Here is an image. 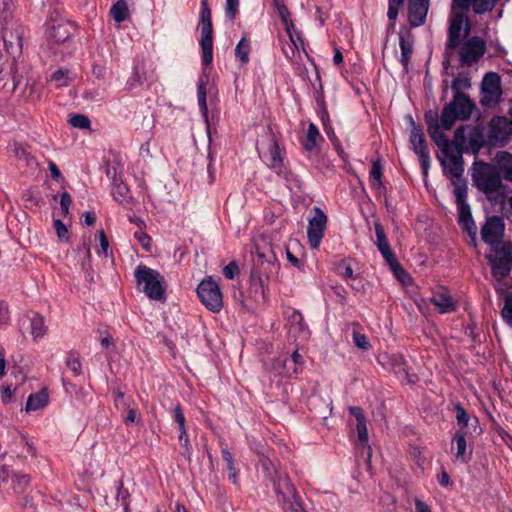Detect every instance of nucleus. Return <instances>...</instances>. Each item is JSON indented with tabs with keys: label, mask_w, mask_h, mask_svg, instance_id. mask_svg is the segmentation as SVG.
<instances>
[{
	"label": "nucleus",
	"mask_w": 512,
	"mask_h": 512,
	"mask_svg": "<svg viewBox=\"0 0 512 512\" xmlns=\"http://www.w3.org/2000/svg\"><path fill=\"white\" fill-rule=\"evenodd\" d=\"M99 243L103 254L106 256L109 248V242L103 230L98 232Z\"/></svg>",
	"instance_id": "58"
},
{
	"label": "nucleus",
	"mask_w": 512,
	"mask_h": 512,
	"mask_svg": "<svg viewBox=\"0 0 512 512\" xmlns=\"http://www.w3.org/2000/svg\"><path fill=\"white\" fill-rule=\"evenodd\" d=\"M111 194L113 199L121 205H127L130 203L131 194L128 186L120 179H114Z\"/></svg>",
	"instance_id": "27"
},
{
	"label": "nucleus",
	"mask_w": 512,
	"mask_h": 512,
	"mask_svg": "<svg viewBox=\"0 0 512 512\" xmlns=\"http://www.w3.org/2000/svg\"><path fill=\"white\" fill-rule=\"evenodd\" d=\"M72 203V198L68 192H63L60 196V207L63 215L69 213V207Z\"/></svg>",
	"instance_id": "51"
},
{
	"label": "nucleus",
	"mask_w": 512,
	"mask_h": 512,
	"mask_svg": "<svg viewBox=\"0 0 512 512\" xmlns=\"http://www.w3.org/2000/svg\"><path fill=\"white\" fill-rule=\"evenodd\" d=\"M430 0H408V18L412 27H419L425 23Z\"/></svg>",
	"instance_id": "20"
},
{
	"label": "nucleus",
	"mask_w": 512,
	"mask_h": 512,
	"mask_svg": "<svg viewBox=\"0 0 512 512\" xmlns=\"http://www.w3.org/2000/svg\"><path fill=\"white\" fill-rule=\"evenodd\" d=\"M427 125H428V133L432 140L435 142V144L440 147L441 151L444 150L446 147V144H453L451 141L445 138L444 133L441 129L445 130L441 125V119L438 120L437 114L434 113L432 116L427 115Z\"/></svg>",
	"instance_id": "22"
},
{
	"label": "nucleus",
	"mask_w": 512,
	"mask_h": 512,
	"mask_svg": "<svg viewBox=\"0 0 512 512\" xmlns=\"http://www.w3.org/2000/svg\"><path fill=\"white\" fill-rule=\"evenodd\" d=\"M12 488L14 493L20 494L24 492V490L29 486L30 484V477L26 474H20V475H12Z\"/></svg>",
	"instance_id": "38"
},
{
	"label": "nucleus",
	"mask_w": 512,
	"mask_h": 512,
	"mask_svg": "<svg viewBox=\"0 0 512 512\" xmlns=\"http://www.w3.org/2000/svg\"><path fill=\"white\" fill-rule=\"evenodd\" d=\"M471 87V79L467 73H459L452 81L451 88L454 95L464 94L463 91Z\"/></svg>",
	"instance_id": "35"
},
{
	"label": "nucleus",
	"mask_w": 512,
	"mask_h": 512,
	"mask_svg": "<svg viewBox=\"0 0 512 512\" xmlns=\"http://www.w3.org/2000/svg\"><path fill=\"white\" fill-rule=\"evenodd\" d=\"M441 152L442 156H439V160L442 165L443 172L451 179L454 189L459 184L466 185L462 178L464 167L461 151L456 149L454 144H446V147Z\"/></svg>",
	"instance_id": "5"
},
{
	"label": "nucleus",
	"mask_w": 512,
	"mask_h": 512,
	"mask_svg": "<svg viewBox=\"0 0 512 512\" xmlns=\"http://www.w3.org/2000/svg\"><path fill=\"white\" fill-rule=\"evenodd\" d=\"M51 81L55 84L56 87H63L69 84L70 77L68 75V72L58 70L51 75Z\"/></svg>",
	"instance_id": "44"
},
{
	"label": "nucleus",
	"mask_w": 512,
	"mask_h": 512,
	"mask_svg": "<svg viewBox=\"0 0 512 512\" xmlns=\"http://www.w3.org/2000/svg\"><path fill=\"white\" fill-rule=\"evenodd\" d=\"M464 10V8L456 7L455 0H452L447 49H454L459 45L463 29L465 35L469 32V23L463 14Z\"/></svg>",
	"instance_id": "12"
},
{
	"label": "nucleus",
	"mask_w": 512,
	"mask_h": 512,
	"mask_svg": "<svg viewBox=\"0 0 512 512\" xmlns=\"http://www.w3.org/2000/svg\"><path fill=\"white\" fill-rule=\"evenodd\" d=\"M134 276L138 287L149 299L161 301L165 298V280L157 270L140 264L136 267Z\"/></svg>",
	"instance_id": "2"
},
{
	"label": "nucleus",
	"mask_w": 512,
	"mask_h": 512,
	"mask_svg": "<svg viewBox=\"0 0 512 512\" xmlns=\"http://www.w3.org/2000/svg\"><path fill=\"white\" fill-rule=\"evenodd\" d=\"M382 166L379 161H373L370 170L371 185L375 188L381 186Z\"/></svg>",
	"instance_id": "42"
},
{
	"label": "nucleus",
	"mask_w": 512,
	"mask_h": 512,
	"mask_svg": "<svg viewBox=\"0 0 512 512\" xmlns=\"http://www.w3.org/2000/svg\"><path fill=\"white\" fill-rule=\"evenodd\" d=\"M486 49L485 41L474 36L466 40L460 50V62L462 65H471L477 62L483 55Z\"/></svg>",
	"instance_id": "16"
},
{
	"label": "nucleus",
	"mask_w": 512,
	"mask_h": 512,
	"mask_svg": "<svg viewBox=\"0 0 512 512\" xmlns=\"http://www.w3.org/2000/svg\"><path fill=\"white\" fill-rule=\"evenodd\" d=\"M14 0H0V28L3 42L8 50H21L23 27L14 17Z\"/></svg>",
	"instance_id": "1"
},
{
	"label": "nucleus",
	"mask_w": 512,
	"mask_h": 512,
	"mask_svg": "<svg viewBox=\"0 0 512 512\" xmlns=\"http://www.w3.org/2000/svg\"><path fill=\"white\" fill-rule=\"evenodd\" d=\"M224 276L232 280L236 275L239 274V268L236 262H230L228 265H226L223 269Z\"/></svg>",
	"instance_id": "49"
},
{
	"label": "nucleus",
	"mask_w": 512,
	"mask_h": 512,
	"mask_svg": "<svg viewBox=\"0 0 512 512\" xmlns=\"http://www.w3.org/2000/svg\"><path fill=\"white\" fill-rule=\"evenodd\" d=\"M327 224V216L318 207H314V216L309 219L307 228L308 243L312 249L320 246Z\"/></svg>",
	"instance_id": "14"
},
{
	"label": "nucleus",
	"mask_w": 512,
	"mask_h": 512,
	"mask_svg": "<svg viewBox=\"0 0 512 512\" xmlns=\"http://www.w3.org/2000/svg\"><path fill=\"white\" fill-rule=\"evenodd\" d=\"M392 360H393V370H394L395 374L398 375V378L402 382H407V383L414 382L415 375L409 374L403 356L402 355H393Z\"/></svg>",
	"instance_id": "29"
},
{
	"label": "nucleus",
	"mask_w": 512,
	"mask_h": 512,
	"mask_svg": "<svg viewBox=\"0 0 512 512\" xmlns=\"http://www.w3.org/2000/svg\"><path fill=\"white\" fill-rule=\"evenodd\" d=\"M376 243L387 242L385 231L380 223H375Z\"/></svg>",
	"instance_id": "57"
},
{
	"label": "nucleus",
	"mask_w": 512,
	"mask_h": 512,
	"mask_svg": "<svg viewBox=\"0 0 512 512\" xmlns=\"http://www.w3.org/2000/svg\"><path fill=\"white\" fill-rule=\"evenodd\" d=\"M283 52L288 59L292 60L295 58L296 54L299 53V50H296L292 44H289L283 47Z\"/></svg>",
	"instance_id": "62"
},
{
	"label": "nucleus",
	"mask_w": 512,
	"mask_h": 512,
	"mask_svg": "<svg viewBox=\"0 0 512 512\" xmlns=\"http://www.w3.org/2000/svg\"><path fill=\"white\" fill-rule=\"evenodd\" d=\"M410 144L411 148L418 156L424 174H427L430 164V156L425 140V135L418 126L413 125L411 129Z\"/></svg>",
	"instance_id": "17"
},
{
	"label": "nucleus",
	"mask_w": 512,
	"mask_h": 512,
	"mask_svg": "<svg viewBox=\"0 0 512 512\" xmlns=\"http://www.w3.org/2000/svg\"><path fill=\"white\" fill-rule=\"evenodd\" d=\"M455 410L458 423L464 427L468 426L470 416L467 411L459 404L455 406Z\"/></svg>",
	"instance_id": "47"
},
{
	"label": "nucleus",
	"mask_w": 512,
	"mask_h": 512,
	"mask_svg": "<svg viewBox=\"0 0 512 512\" xmlns=\"http://www.w3.org/2000/svg\"><path fill=\"white\" fill-rule=\"evenodd\" d=\"M239 11V0H226L225 4V15L226 17L233 21Z\"/></svg>",
	"instance_id": "45"
},
{
	"label": "nucleus",
	"mask_w": 512,
	"mask_h": 512,
	"mask_svg": "<svg viewBox=\"0 0 512 512\" xmlns=\"http://www.w3.org/2000/svg\"><path fill=\"white\" fill-rule=\"evenodd\" d=\"M415 512H431L430 507L420 499L415 500Z\"/></svg>",
	"instance_id": "63"
},
{
	"label": "nucleus",
	"mask_w": 512,
	"mask_h": 512,
	"mask_svg": "<svg viewBox=\"0 0 512 512\" xmlns=\"http://www.w3.org/2000/svg\"><path fill=\"white\" fill-rule=\"evenodd\" d=\"M76 28L58 12H52L46 22V34L49 40L61 44L68 41Z\"/></svg>",
	"instance_id": "9"
},
{
	"label": "nucleus",
	"mask_w": 512,
	"mask_h": 512,
	"mask_svg": "<svg viewBox=\"0 0 512 512\" xmlns=\"http://www.w3.org/2000/svg\"><path fill=\"white\" fill-rule=\"evenodd\" d=\"M431 302L435 305L438 311L442 314L451 313L457 308V301L450 295L449 291L441 287L433 297Z\"/></svg>",
	"instance_id": "23"
},
{
	"label": "nucleus",
	"mask_w": 512,
	"mask_h": 512,
	"mask_svg": "<svg viewBox=\"0 0 512 512\" xmlns=\"http://www.w3.org/2000/svg\"><path fill=\"white\" fill-rule=\"evenodd\" d=\"M68 122L71 126L79 129H89L91 125L90 119L84 114H72Z\"/></svg>",
	"instance_id": "41"
},
{
	"label": "nucleus",
	"mask_w": 512,
	"mask_h": 512,
	"mask_svg": "<svg viewBox=\"0 0 512 512\" xmlns=\"http://www.w3.org/2000/svg\"><path fill=\"white\" fill-rule=\"evenodd\" d=\"M376 246L382 254L383 258L390 265L393 272H397L398 270L403 272V269L396 259L388 241L383 243H376Z\"/></svg>",
	"instance_id": "30"
},
{
	"label": "nucleus",
	"mask_w": 512,
	"mask_h": 512,
	"mask_svg": "<svg viewBox=\"0 0 512 512\" xmlns=\"http://www.w3.org/2000/svg\"><path fill=\"white\" fill-rule=\"evenodd\" d=\"M457 210L459 213V224L467 231L472 241L475 242L477 235V228L472 219L470 206L466 201L467 186L459 184L454 189Z\"/></svg>",
	"instance_id": "11"
},
{
	"label": "nucleus",
	"mask_w": 512,
	"mask_h": 512,
	"mask_svg": "<svg viewBox=\"0 0 512 512\" xmlns=\"http://www.w3.org/2000/svg\"><path fill=\"white\" fill-rule=\"evenodd\" d=\"M222 457H223L224 461L227 464V469L230 472L229 479L232 480L233 483H236L237 472H236V469H235V466H234V461H233L232 454L227 449H223L222 450Z\"/></svg>",
	"instance_id": "43"
},
{
	"label": "nucleus",
	"mask_w": 512,
	"mask_h": 512,
	"mask_svg": "<svg viewBox=\"0 0 512 512\" xmlns=\"http://www.w3.org/2000/svg\"><path fill=\"white\" fill-rule=\"evenodd\" d=\"M348 410L355 419V430L357 432L359 441L362 445H367L369 441V435L367 430V420L364 416L363 410L358 406H350Z\"/></svg>",
	"instance_id": "24"
},
{
	"label": "nucleus",
	"mask_w": 512,
	"mask_h": 512,
	"mask_svg": "<svg viewBox=\"0 0 512 512\" xmlns=\"http://www.w3.org/2000/svg\"><path fill=\"white\" fill-rule=\"evenodd\" d=\"M54 228L56 230V233H57V236L59 237V239H61V240L67 239L68 230L61 220H59V219L54 220Z\"/></svg>",
	"instance_id": "53"
},
{
	"label": "nucleus",
	"mask_w": 512,
	"mask_h": 512,
	"mask_svg": "<svg viewBox=\"0 0 512 512\" xmlns=\"http://www.w3.org/2000/svg\"><path fill=\"white\" fill-rule=\"evenodd\" d=\"M501 316L504 322L512 327V293H508L504 297L503 307L501 309Z\"/></svg>",
	"instance_id": "40"
},
{
	"label": "nucleus",
	"mask_w": 512,
	"mask_h": 512,
	"mask_svg": "<svg viewBox=\"0 0 512 512\" xmlns=\"http://www.w3.org/2000/svg\"><path fill=\"white\" fill-rule=\"evenodd\" d=\"M286 33L290 39L291 44L296 48V50H300L303 48V41L299 32L296 30L295 26L291 22H286Z\"/></svg>",
	"instance_id": "39"
},
{
	"label": "nucleus",
	"mask_w": 512,
	"mask_h": 512,
	"mask_svg": "<svg viewBox=\"0 0 512 512\" xmlns=\"http://www.w3.org/2000/svg\"><path fill=\"white\" fill-rule=\"evenodd\" d=\"M342 269V271H339V273L345 278L347 281L348 279L355 280L353 269L350 265L346 264L345 262H342L338 266V270Z\"/></svg>",
	"instance_id": "54"
},
{
	"label": "nucleus",
	"mask_w": 512,
	"mask_h": 512,
	"mask_svg": "<svg viewBox=\"0 0 512 512\" xmlns=\"http://www.w3.org/2000/svg\"><path fill=\"white\" fill-rule=\"evenodd\" d=\"M504 234V223L500 217H489L481 229L482 240L493 247L499 244Z\"/></svg>",
	"instance_id": "19"
},
{
	"label": "nucleus",
	"mask_w": 512,
	"mask_h": 512,
	"mask_svg": "<svg viewBox=\"0 0 512 512\" xmlns=\"http://www.w3.org/2000/svg\"><path fill=\"white\" fill-rule=\"evenodd\" d=\"M456 7L464 8L465 10L472 8L476 14H484L491 11L496 3V0H455Z\"/></svg>",
	"instance_id": "26"
},
{
	"label": "nucleus",
	"mask_w": 512,
	"mask_h": 512,
	"mask_svg": "<svg viewBox=\"0 0 512 512\" xmlns=\"http://www.w3.org/2000/svg\"><path fill=\"white\" fill-rule=\"evenodd\" d=\"M511 135L512 121L502 116H495L491 119L488 138L493 145H504Z\"/></svg>",
	"instance_id": "13"
},
{
	"label": "nucleus",
	"mask_w": 512,
	"mask_h": 512,
	"mask_svg": "<svg viewBox=\"0 0 512 512\" xmlns=\"http://www.w3.org/2000/svg\"><path fill=\"white\" fill-rule=\"evenodd\" d=\"M9 319L8 305L0 301V323H7Z\"/></svg>",
	"instance_id": "60"
},
{
	"label": "nucleus",
	"mask_w": 512,
	"mask_h": 512,
	"mask_svg": "<svg viewBox=\"0 0 512 512\" xmlns=\"http://www.w3.org/2000/svg\"><path fill=\"white\" fill-rule=\"evenodd\" d=\"M15 155L20 159H24L28 165H31L34 161L30 153L22 147H15Z\"/></svg>",
	"instance_id": "55"
},
{
	"label": "nucleus",
	"mask_w": 512,
	"mask_h": 512,
	"mask_svg": "<svg viewBox=\"0 0 512 512\" xmlns=\"http://www.w3.org/2000/svg\"><path fill=\"white\" fill-rule=\"evenodd\" d=\"M289 322L292 325H296L298 330L303 331L305 325L303 323V316L299 311H293L291 316L289 317Z\"/></svg>",
	"instance_id": "52"
},
{
	"label": "nucleus",
	"mask_w": 512,
	"mask_h": 512,
	"mask_svg": "<svg viewBox=\"0 0 512 512\" xmlns=\"http://www.w3.org/2000/svg\"><path fill=\"white\" fill-rule=\"evenodd\" d=\"M455 444V461L461 464H466L470 461L472 457V449L468 448L466 441V432L463 430H458L453 436L452 439V450L454 449Z\"/></svg>",
	"instance_id": "21"
},
{
	"label": "nucleus",
	"mask_w": 512,
	"mask_h": 512,
	"mask_svg": "<svg viewBox=\"0 0 512 512\" xmlns=\"http://www.w3.org/2000/svg\"><path fill=\"white\" fill-rule=\"evenodd\" d=\"M474 104L465 94L453 96V100L444 106L441 113V125L445 130H450L456 120L470 118Z\"/></svg>",
	"instance_id": "4"
},
{
	"label": "nucleus",
	"mask_w": 512,
	"mask_h": 512,
	"mask_svg": "<svg viewBox=\"0 0 512 512\" xmlns=\"http://www.w3.org/2000/svg\"><path fill=\"white\" fill-rule=\"evenodd\" d=\"M353 342L356 347L362 349V350H369L371 345L368 341V338L357 331H353L352 333Z\"/></svg>",
	"instance_id": "46"
},
{
	"label": "nucleus",
	"mask_w": 512,
	"mask_h": 512,
	"mask_svg": "<svg viewBox=\"0 0 512 512\" xmlns=\"http://www.w3.org/2000/svg\"><path fill=\"white\" fill-rule=\"evenodd\" d=\"M250 42L246 36H243L235 48V57L241 62V64L246 65L250 58Z\"/></svg>",
	"instance_id": "34"
},
{
	"label": "nucleus",
	"mask_w": 512,
	"mask_h": 512,
	"mask_svg": "<svg viewBox=\"0 0 512 512\" xmlns=\"http://www.w3.org/2000/svg\"><path fill=\"white\" fill-rule=\"evenodd\" d=\"M322 139L319 129L313 123H310L307 129V136L304 142V148L307 151H312L318 145V142Z\"/></svg>",
	"instance_id": "33"
},
{
	"label": "nucleus",
	"mask_w": 512,
	"mask_h": 512,
	"mask_svg": "<svg viewBox=\"0 0 512 512\" xmlns=\"http://www.w3.org/2000/svg\"><path fill=\"white\" fill-rule=\"evenodd\" d=\"M114 396H115V405L117 408H125L128 406V404L126 403V400L124 398V394L117 390V391H114L113 392Z\"/></svg>",
	"instance_id": "59"
},
{
	"label": "nucleus",
	"mask_w": 512,
	"mask_h": 512,
	"mask_svg": "<svg viewBox=\"0 0 512 512\" xmlns=\"http://www.w3.org/2000/svg\"><path fill=\"white\" fill-rule=\"evenodd\" d=\"M206 78L201 77L197 85L198 104L203 115H207L208 107L206 102Z\"/></svg>",
	"instance_id": "37"
},
{
	"label": "nucleus",
	"mask_w": 512,
	"mask_h": 512,
	"mask_svg": "<svg viewBox=\"0 0 512 512\" xmlns=\"http://www.w3.org/2000/svg\"><path fill=\"white\" fill-rule=\"evenodd\" d=\"M399 38V46L401 49L400 61L402 65L406 67L412 54V43L404 34H400Z\"/></svg>",
	"instance_id": "36"
},
{
	"label": "nucleus",
	"mask_w": 512,
	"mask_h": 512,
	"mask_svg": "<svg viewBox=\"0 0 512 512\" xmlns=\"http://www.w3.org/2000/svg\"><path fill=\"white\" fill-rule=\"evenodd\" d=\"M49 395L46 389H42L37 393L31 394L26 402V411H36L48 404Z\"/></svg>",
	"instance_id": "28"
},
{
	"label": "nucleus",
	"mask_w": 512,
	"mask_h": 512,
	"mask_svg": "<svg viewBox=\"0 0 512 512\" xmlns=\"http://www.w3.org/2000/svg\"><path fill=\"white\" fill-rule=\"evenodd\" d=\"M127 497H128V491L123 489V485L121 483L119 488H118L117 499L122 501L121 504L124 507V510L126 512H128V508H129L128 507V502H127Z\"/></svg>",
	"instance_id": "56"
},
{
	"label": "nucleus",
	"mask_w": 512,
	"mask_h": 512,
	"mask_svg": "<svg viewBox=\"0 0 512 512\" xmlns=\"http://www.w3.org/2000/svg\"><path fill=\"white\" fill-rule=\"evenodd\" d=\"M494 278L503 279L512 269V243L505 242L493 248V254L487 256Z\"/></svg>",
	"instance_id": "8"
},
{
	"label": "nucleus",
	"mask_w": 512,
	"mask_h": 512,
	"mask_svg": "<svg viewBox=\"0 0 512 512\" xmlns=\"http://www.w3.org/2000/svg\"><path fill=\"white\" fill-rule=\"evenodd\" d=\"M472 180L474 185L489 199L497 195L502 188V179L499 171L492 164H477L472 173Z\"/></svg>",
	"instance_id": "3"
},
{
	"label": "nucleus",
	"mask_w": 512,
	"mask_h": 512,
	"mask_svg": "<svg viewBox=\"0 0 512 512\" xmlns=\"http://www.w3.org/2000/svg\"><path fill=\"white\" fill-rule=\"evenodd\" d=\"M481 103L484 105L495 104L501 96L500 77L497 73L485 74L481 85Z\"/></svg>",
	"instance_id": "18"
},
{
	"label": "nucleus",
	"mask_w": 512,
	"mask_h": 512,
	"mask_svg": "<svg viewBox=\"0 0 512 512\" xmlns=\"http://www.w3.org/2000/svg\"><path fill=\"white\" fill-rule=\"evenodd\" d=\"M134 237L139 241V243L145 250L150 251L151 238L146 233L142 231H137L135 232Z\"/></svg>",
	"instance_id": "50"
},
{
	"label": "nucleus",
	"mask_w": 512,
	"mask_h": 512,
	"mask_svg": "<svg viewBox=\"0 0 512 512\" xmlns=\"http://www.w3.org/2000/svg\"><path fill=\"white\" fill-rule=\"evenodd\" d=\"M201 303L211 312H219L223 307V295L220 286L212 276L204 278L197 287Z\"/></svg>",
	"instance_id": "7"
},
{
	"label": "nucleus",
	"mask_w": 512,
	"mask_h": 512,
	"mask_svg": "<svg viewBox=\"0 0 512 512\" xmlns=\"http://www.w3.org/2000/svg\"><path fill=\"white\" fill-rule=\"evenodd\" d=\"M110 14L117 23L129 18V9L126 0L117 1L110 9Z\"/></svg>",
	"instance_id": "32"
},
{
	"label": "nucleus",
	"mask_w": 512,
	"mask_h": 512,
	"mask_svg": "<svg viewBox=\"0 0 512 512\" xmlns=\"http://www.w3.org/2000/svg\"><path fill=\"white\" fill-rule=\"evenodd\" d=\"M173 419L178 424L179 430H184L185 427V416L180 405H177L173 409Z\"/></svg>",
	"instance_id": "48"
},
{
	"label": "nucleus",
	"mask_w": 512,
	"mask_h": 512,
	"mask_svg": "<svg viewBox=\"0 0 512 512\" xmlns=\"http://www.w3.org/2000/svg\"><path fill=\"white\" fill-rule=\"evenodd\" d=\"M500 176L512 183V154L500 151L495 156V165Z\"/></svg>",
	"instance_id": "25"
},
{
	"label": "nucleus",
	"mask_w": 512,
	"mask_h": 512,
	"mask_svg": "<svg viewBox=\"0 0 512 512\" xmlns=\"http://www.w3.org/2000/svg\"><path fill=\"white\" fill-rule=\"evenodd\" d=\"M200 32L202 63L208 66L213 61V26L208 0H201Z\"/></svg>",
	"instance_id": "6"
},
{
	"label": "nucleus",
	"mask_w": 512,
	"mask_h": 512,
	"mask_svg": "<svg viewBox=\"0 0 512 512\" xmlns=\"http://www.w3.org/2000/svg\"><path fill=\"white\" fill-rule=\"evenodd\" d=\"M284 512H301V510L299 504L288 502L284 505Z\"/></svg>",
	"instance_id": "64"
},
{
	"label": "nucleus",
	"mask_w": 512,
	"mask_h": 512,
	"mask_svg": "<svg viewBox=\"0 0 512 512\" xmlns=\"http://www.w3.org/2000/svg\"><path fill=\"white\" fill-rule=\"evenodd\" d=\"M48 331V327L46 326L45 319L43 316L39 314H35L30 319V333L34 339L43 338Z\"/></svg>",
	"instance_id": "31"
},
{
	"label": "nucleus",
	"mask_w": 512,
	"mask_h": 512,
	"mask_svg": "<svg viewBox=\"0 0 512 512\" xmlns=\"http://www.w3.org/2000/svg\"><path fill=\"white\" fill-rule=\"evenodd\" d=\"M48 166H49V171L51 173L52 178L57 181L60 180L62 178V174H61L59 168L57 167V165L53 161H50Z\"/></svg>",
	"instance_id": "61"
},
{
	"label": "nucleus",
	"mask_w": 512,
	"mask_h": 512,
	"mask_svg": "<svg viewBox=\"0 0 512 512\" xmlns=\"http://www.w3.org/2000/svg\"><path fill=\"white\" fill-rule=\"evenodd\" d=\"M481 132L479 129L472 125H465L459 127L455 131L454 135V141L455 144L461 149V150H468L471 149L473 151L478 150L481 146L480 140H481Z\"/></svg>",
	"instance_id": "15"
},
{
	"label": "nucleus",
	"mask_w": 512,
	"mask_h": 512,
	"mask_svg": "<svg viewBox=\"0 0 512 512\" xmlns=\"http://www.w3.org/2000/svg\"><path fill=\"white\" fill-rule=\"evenodd\" d=\"M257 151L260 157H262L277 174L283 172L282 151L274 135L268 134L266 138L257 145Z\"/></svg>",
	"instance_id": "10"
}]
</instances>
